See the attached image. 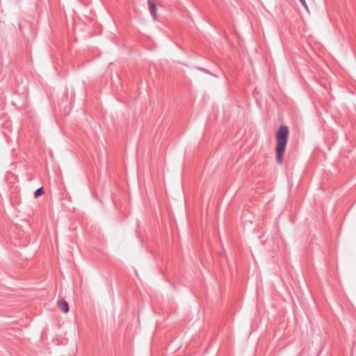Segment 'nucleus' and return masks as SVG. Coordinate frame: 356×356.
Masks as SVG:
<instances>
[{
    "label": "nucleus",
    "instance_id": "f257e3e1",
    "mask_svg": "<svg viewBox=\"0 0 356 356\" xmlns=\"http://www.w3.org/2000/svg\"><path fill=\"white\" fill-rule=\"evenodd\" d=\"M288 137L289 130L287 127L281 126L276 134V160L280 164H282L283 162V155L285 152Z\"/></svg>",
    "mask_w": 356,
    "mask_h": 356
},
{
    "label": "nucleus",
    "instance_id": "f03ea898",
    "mask_svg": "<svg viewBox=\"0 0 356 356\" xmlns=\"http://www.w3.org/2000/svg\"><path fill=\"white\" fill-rule=\"evenodd\" d=\"M149 10L154 20H157L156 5L154 0H147Z\"/></svg>",
    "mask_w": 356,
    "mask_h": 356
},
{
    "label": "nucleus",
    "instance_id": "7ed1b4c3",
    "mask_svg": "<svg viewBox=\"0 0 356 356\" xmlns=\"http://www.w3.org/2000/svg\"><path fill=\"white\" fill-rule=\"evenodd\" d=\"M58 306H59L60 309L63 312L67 313L69 312V306L66 301H65L63 300L59 301Z\"/></svg>",
    "mask_w": 356,
    "mask_h": 356
},
{
    "label": "nucleus",
    "instance_id": "20e7f679",
    "mask_svg": "<svg viewBox=\"0 0 356 356\" xmlns=\"http://www.w3.org/2000/svg\"><path fill=\"white\" fill-rule=\"evenodd\" d=\"M44 193V190L43 188L41 187V188H38L35 193H34V197L35 198H37L40 195H41L42 194H43Z\"/></svg>",
    "mask_w": 356,
    "mask_h": 356
},
{
    "label": "nucleus",
    "instance_id": "39448f33",
    "mask_svg": "<svg viewBox=\"0 0 356 356\" xmlns=\"http://www.w3.org/2000/svg\"><path fill=\"white\" fill-rule=\"evenodd\" d=\"M301 4L307 10V6L305 0H299Z\"/></svg>",
    "mask_w": 356,
    "mask_h": 356
}]
</instances>
